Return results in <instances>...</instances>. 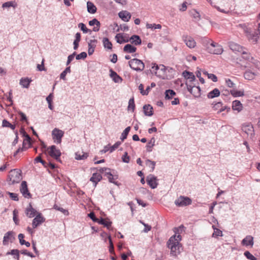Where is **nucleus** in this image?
Instances as JSON below:
<instances>
[{
  "mask_svg": "<svg viewBox=\"0 0 260 260\" xmlns=\"http://www.w3.org/2000/svg\"><path fill=\"white\" fill-rule=\"evenodd\" d=\"M75 55L76 52H74L73 54L68 56V60L66 63L67 66L69 65L71 63V62L74 59Z\"/></svg>",
  "mask_w": 260,
  "mask_h": 260,
  "instance_id": "69168bd1",
  "label": "nucleus"
},
{
  "mask_svg": "<svg viewBox=\"0 0 260 260\" xmlns=\"http://www.w3.org/2000/svg\"><path fill=\"white\" fill-rule=\"evenodd\" d=\"M188 91L193 95L194 97L198 98L201 95V88L198 86H194L186 83Z\"/></svg>",
  "mask_w": 260,
  "mask_h": 260,
  "instance_id": "1a4fd4ad",
  "label": "nucleus"
},
{
  "mask_svg": "<svg viewBox=\"0 0 260 260\" xmlns=\"http://www.w3.org/2000/svg\"><path fill=\"white\" fill-rule=\"evenodd\" d=\"M137 50L136 47L133 46L131 44H126L123 48V51L125 52L132 53L136 52Z\"/></svg>",
  "mask_w": 260,
  "mask_h": 260,
  "instance_id": "2f4dec72",
  "label": "nucleus"
},
{
  "mask_svg": "<svg viewBox=\"0 0 260 260\" xmlns=\"http://www.w3.org/2000/svg\"><path fill=\"white\" fill-rule=\"evenodd\" d=\"M220 92L217 88H214L213 90L209 92L207 94V97L209 99H213L218 97L220 95Z\"/></svg>",
  "mask_w": 260,
  "mask_h": 260,
  "instance_id": "c85d7f7f",
  "label": "nucleus"
},
{
  "mask_svg": "<svg viewBox=\"0 0 260 260\" xmlns=\"http://www.w3.org/2000/svg\"><path fill=\"white\" fill-rule=\"evenodd\" d=\"M102 179V176L100 174L98 173H93L92 174V177L90 179V181L93 182L95 183V185L97 184L98 182L101 181V180Z\"/></svg>",
  "mask_w": 260,
  "mask_h": 260,
  "instance_id": "c756f323",
  "label": "nucleus"
},
{
  "mask_svg": "<svg viewBox=\"0 0 260 260\" xmlns=\"http://www.w3.org/2000/svg\"><path fill=\"white\" fill-rule=\"evenodd\" d=\"M7 193L10 196V197L12 200L15 201H18L19 200L18 194L17 193L10 192H7Z\"/></svg>",
  "mask_w": 260,
  "mask_h": 260,
  "instance_id": "bf43d9fd",
  "label": "nucleus"
},
{
  "mask_svg": "<svg viewBox=\"0 0 260 260\" xmlns=\"http://www.w3.org/2000/svg\"><path fill=\"white\" fill-rule=\"evenodd\" d=\"M119 17L124 21L127 22L131 18V14L127 11H122L118 13Z\"/></svg>",
  "mask_w": 260,
  "mask_h": 260,
  "instance_id": "412c9836",
  "label": "nucleus"
},
{
  "mask_svg": "<svg viewBox=\"0 0 260 260\" xmlns=\"http://www.w3.org/2000/svg\"><path fill=\"white\" fill-rule=\"evenodd\" d=\"M14 239L13 232L12 231H9L4 236L3 244L4 245H7L9 242H12Z\"/></svg>",
  "mask_w": 260,
  "mask_h": 260,
  "instance_id": "2eb2a0df",
  "label": "nucleus"
},
{
  "mask_svg": "<svg viewBox=\"0 0 260 260\" xmlns=\"http://www.w3.org/2000/svg\"><path fill=\"white\" fill-rule=\"evenodd\" d=\"M30 82L31 80H29L28 78H22L20 80V84L24 88H28Z\"/></svg>",
  "mask_w": 260,
  "mask_h": 260,
  "instance_id": "c9c22d12",
  "label": "nucleus"
},
{
  "mask_svg": "<svg viewBox=\"0 0 260 260\" xmlns=\"http://www.w3.org/2000/svg\"><path fill=\"white\" fill-rule=\"evenodd\" d=\"M110 76L112 80L115 83H120L122 81V79L112 69L110 70Z\"/></svg>",
  "mask_w": 260,
  "mask_h": 260,
  "instance_id": "4be33fe9",
  "label": "nucleus"
},
{
  "mask_svg": "<svg viewBox=\"0 0 260 260\" xmlns=\"http://www.w3.org/2000/svg\"><path fill=\"white\" fill-rule=\"evenodd\" d=\"M130 130H131V127L130 126L127 127L124 130V131L122 132V133L121 134V137H120V139L122 141H123L124 140L126 139L127 136V135L128 134V133L129 132Z\"/></svg>",
  "mask_w": 260,
  "mask_h": 260,
  "instance_id": "a18cd8bd",
  "label": "nucleus"
},
{
  "mask_svg": "<svg viewBox=\"0 0 260 260\" xmlns=\"http://www.w3.org/2000/svg\"><path fill=\"white\" fill-rule=\"evenodd\" d=\"M20 133L22 135V136L23 137H24L25 138V139L23 141V146L26 145V143H27L28 145V147H29L31 145V144H30L31 138H30V136L25 132L24 128H23V127L21 128V129L20 130Z\"/></svg>",
  "mask_w": 260,
  "mask_h": 260,
  "instance_id": "aec40b11",
  "label": "nucleus"
},
{
  "mask_svg": "<svg viewBox=\"0 0 260 260\" xmlns=\"http://www.w3.org/2000/svg\"><path fill=\"white\" fill-rule=\"evenodd\" d=\"M246 37L249 41L252 43L255 44L257 43L258 39L259 38L258 34L257 32L251 33L247 29L245 30Z\"/></svg>",
  "mask_w": 260,
  "mask_h": 260,
  "instance_id": "4468645a",
  "label": "nucleus"
},
{
  "mask_svg": "<svg viewBox=\"0 0 260 260\" xmlns=\"http://www.w3.org/2000/svg\"><path fill=\"white\" fill-rule=\"evenodd\" d=\"M168 246L171 249V254L176 256L181 252V246L180 243L175 242V236H172L168 242Z\"/></svg>",
  "mask_w": 260,
  "mask_h": 260,
  "instance_id": "f257e3e1",
  "label": "nucleus"
},
{
  "mask_svg": "<svg viewBox=\"0 0 260 260\" xmlns=\"http://www.w3.org/2000/svg\"><path fill=\"white\" fill-rule=\"evenodd\" d=\"M107 177L108 178V180H109V181L111 183H114V184L116 185H119V184L118 183V182L117 181H115L114 180V176L111 173L110 171V172H107Z\"/></svg>",
  "mask_w": 260,
  "mask_h": 260,
  "instance_id": "09e8293b",
  "label": "nucleus"
},
{
  "mask_svg": "<svg viewBox=\"0 0 260 260\" xmlns=\"http://www.w3.org/2000/svg\"><path fill=\"white\" fill-rule=\"evenodd\" d=\"M49 154L56 160H59V157L61 155V152L59 149H57L55 145H52L48 148Z\"/></svg>",
  "mask_w": 260,
  "mask_h": 260,
  "instance_id": "9d476101",
  "label": "nucleus"
},
{
  "mask_svg": "<svg viewBox=\"0 0 260 260\" xmlns=\"http://www.w3.org/2000/svg\"><path fill=\"white\" fill-rule=\"evenodd\" d=\"M103 45L105 48L108 49H111L112 47V44L111 42L107 38H104L103 40Z\"/></svg>",
  "mask_w": 260,
  "mask_h": 260,
  "instance_id": "58836bf2",
  "label": "nucleus"
},
{
  "mask_svg": "<svg viewBox=\"0 0 260 260\" xmlns=\"http://www.w3.org/2000/svg\"><path fill=\"white\" fill-rule=\"evenodd\" d=\"M18 239L19 240L20 244L22 245H25L26 247H28L30 246V244L28 242L25 241L23 239L24 238V235L22 234H19L18 236Z\"/></svg>",
  "mask_w": 260,
  "mask_h": 260,
  "instance_id": "f704fd0d",
  "label": "nucleus"
},
{
  "mask_svg": "<svg viewBox=\"0 0 260 260\" xmlns=\"http://www.w3.org/2000/svg\"><path fill=\"white\" fill-rule=\"evenodd\" d=\"M132 44L135 45H140L142 43L141 39L140 37L137 35L132 36L128 40Z\"/></svg>",
  "mask_w": 260,
  "mask_h": 260,
  "instance_id": "a878e982",
  "label": "nucleus"
},
{
  "mask_svg": "<svg viewBox=\"0 0 260 260\" xmlns=\"http://www.w3.org/2000/svg\"><path fill=\"white\" fill-rule=\"evenodd\" d=\"M203 73L207 75L208 78L211 79L213 82H215L217 81V78L214 74H209L206 71L203 72Z\"/></svg>",
  "mask_w": 260,
  "mask_h": 260,
  "instance_id": "3c124183",
  "label": "nucleus"
},
{
  "mask_svg": "<svg viewBox=\"0 0 260 260\" xmlns=\"http://www.w3.org/2000/svg\"><path fill=\"white\" fill-rule=\"evenodd\" d=\"M146 181L151 188L154 189L157 187L158 185L157 179L154 175L152 174L149 175L147 177Z\"/></svg>",
  "mask_w": 260,
  "mask_h": 260,
  "instance_id": "ddd939ff",
  "label": "nucleus"
},
{
  "mask_svg": "<svg viewBox=\"0 0 260 260\" xmlns=\"http://www.w3.org/2000/svg\"><path fill=\"white\" fill-rule=\"evenodd\" d=\"M64 132L58 128H55L52 132V136L54 142L60 144L61 142V138L63 136Z\"/></svg>",
  "mask_w": 260,
  "mask_h": 260,
  "instance_id": "6e6552de",
  "label": "nucleus"
},
{
  "mask_svg": "<svg viewBox=\"0 0 260 260\" xmlns=\"http://www.w3.org/2000/svg\"><path fill=\"white\" fill-rule=\"evenodd\" d=\"M8 178L10 184L18 183L22 179L21 171L19 169H13L9 172Z\"/></svg>",
  "mask_w": 260,
  "mask_h": 260,
  "instance_id": "f03ea898",
  "label": "nucleus"
},
{
  "mask_svg": "<svg viewBox=\"0 0 260 260\" xmlns=\"http://www.w3.org/2000/svg\"><path fill=\"white\" fill-rule=\"evenodd\" d=\"M256 76L257 73L251 72L250 70L246 71L244 74L245 79L248 80H253Z\"/></svg>",
  "mask_w": 260,
  "mask_h": 260,
  "instance_id": "b1692460",
  "label": "nucleus"
},
{
  "mask_svg": "<svg viewBox=\"0 0 260 260\" xmlns=\"http://www.w3.org/2000/svg\"><path fill=\"white\" fill-rule=\"evenodd\" d=\"M232 109L233 110L237 111L239 112L242 111L243 105L239 101L235 100L233 102Z\"/></svg>",
  "mask_w": 260,
  "mask_h": 260,
  "instance_id": "5701e85b",
  "label": "nucleus"
},
{
  "mask_svg": "<svg viewBox=\"0 0 260 260\" xmlns=\"http://www.w3.org/2000/svg\"><path fill=\"white\" fill-rule=\"evenodd\" d=\"M214 229V233L212 234L213 237H217L218 236H222V232L217 228H215L214 225L212 226Z\"/></svg>",
  "mask_w": 260,
  "mask_h": 260,
  "instance_id": "49530a36",
  "label": "nucleus"
},
{
  "mask_svg": "<svg viewBox=\"0 0 260 260\" xmlns=\"http://www.w3.org/2000/svg\"><path fill=\"white\" fill-rule=\"evenodd\" d=\"M54 209H56V210L59 211L61 212L62 213H63L64 215H69V213L68 210L64 209L63 208L60 207L58 206L56 204H55L53 206Z\"/></svg>",
  "mask_w": 260,
  "mask_h": 260,
  "instance_id": "5fc2aeb1",
  "label": "nucleus"
},
{
  "mask_svg": "<svg viewBox=\"0 0 260 260\" xmlns=\"http://www.w3.org/2000/svg\"><path fill=\"white\" fill-rule=\"evenodd\" d=\"M229 47L230 49L234 52H239L242 53L245 49V48L240 46L237 43L233 42H230Z\"/></svg>",
  "mask_w": 260,
  "mask_h": 260,
  "instance_id": "a211bd4d",
  "label": "nucleus"
},
{
  "mask_svg": "<svg viewBox=\"0 0 260 260\" xmlns=\"http://www.w3.org/2000/svg\"><path fill=\"white\" fill-rule=\"evenodd\" d=\"M17 6V4L15 3V2L13 1H9L6 3H4L3 5V8H10V7H13L14 8H15Z\"/></svg>",
  "mask_w": 260,
  "mask_h": 260,
  "instance_id": "37998d69",
  "label": "nucleus"
},
{
  "mask_svg": "<svg viewBox=\"0 0 260 260\" xmlns=\"http://www.w3.org/2000/svg\"><path fill=\"white\" fill-rule=\"evenodd\" d=\"M87 57V53L85 52H82L79 54H78L76 56V58L77 60L81 59H85Z\"/></svg>",
  "mask_w": 260,
  "mask_h": 260,
  "instance_id": "052dcab7",
  "label": "nucleus"
},
{
  "mask_svg": "<svg viewBox=\"0 0 260 260\" xmlns=\"http://www.w3.org/2000/svg\"><path fill=\"white\" fill-rule=\"evenodd\" d=\"M253 244V237L250 235L246 236L242 241V244L246 246H250L252 247Z\"/></svg>",
  "mask_w": 260,
  "mask_h": 260,
  "instance_id": "6ab92c4d",
  "label": "nucleus"
},
{
  "mask_svg": "<svg viewBox=\"0 0 260 260\" xmlns=\"http://www.w3.org/2000/svg\"><path fill=\"white\" fill-rule=\"evenodd\" d=\"M87 9L88 13L94 14L96 12V8L94 4L91 2H87Z\"/></svg>",
  "mask_w": 260,
  "mask_h": 260,
  "instance_id": "cd10ccee",
  "label": "nucleus"
},
{
  "mask_svg": "<svg viewBox=\"0 0 260 260\" xmlns=\"http://www.w3.org/2000/svg\"><path fill=\"white\" fill-rule=\"evenodd\" d=\"M20 252V251H19V250H18V249H12L10 251H8L6 253V255H13L14 258L17 260H19Z\"/></svg>",
  "mask_w": 260,
  "mask_h": 260,
  "instance_id": "7c9ffc66",
  "label": "nucleus"
},
{
  "mask_svg": "<svg viewBox=\"0 0 260 260\" xmlns=\"http://www.w3.org/2000/svg\"><path fill=\"white\" fill-rule=\"evenodd\" d=\"M135 108V104L134 102V98L130 99L128 101V106L127 109L128 110H132L133 111H134Z\"/></svg>",
  "mask_w": 260,
  "mask_h": 260,
  "instance_id": "8fccbe9b",
  "label": "nucleus"
},
{
  "mask_svg": "<svg viewBox=\"0 0 260 260\" xmlns=\"http://www.w3.org/2000/svg\"><path fill=\"white\" fill-rule=\"evenodd\" d=\"M19 115L21 116V121H25L27 123V124L28 123L27 119V117L25 115V114L23 113L22 112L19 111L18 112Z\"/></svg>",
  "mask_w": 260,
  "mask_h": 260,
  "instance_id": "338daca9",
  "label": "nucleus"
},
{
  "mask_svg": "<svg viewBox=\"0 0 260 260\" xmlns=\"http://www.w3.org/2000/svg\"><path fill=\"white\" fill-rule=\"evenodd\" d=\"M115 39L116 40V42L119 44H122L129 41L128 39H124L121 34H117L115 36Z\"/></svg>",
  "mask_w": 260,
  "mask_h": 260,
  "instance_id": "72a5a7b5",
  "label": "nucleus"
},
{
  "mask_svg": "<svg viewBox=\"0 0 260 260\" xmlns=\"http://www.w3.org/2000/svg\"><path fill=\"white\" fill-rule=\"evenodd\" d=\"M231 93L234 97L242 96L244 95L243 90L238 91L236 90H231Z\"/></svg>",
  "mask_w": 260,
  "mask_h": 260,
  "instance_id": "79ce46f5",
  "label": "nucleus"
},
{
  "mask_svg": "<svg viewBox=\"0 0 260 260\" xmlns=\"http://www.w3.org/2000/svg\"><path fill=\"white\" fill-rule=\"evenodd\" d=\"M98 222L100 224L104 225V226H106L108 228H109L111 226L112 223L111 221H107L102 218L99 219Z\"/></svg>",
  "mask_w": 260,
  "mask_h": 260,
  "instance_id": "de8ad7c7",
  "label": "nucleus"
},
{
  "mask_svg": "<svg viewBox=\"0 0 260 260\" xmlns=\"http://www.w3.org/2000/svg\"><path fill=\"white\" fill-rule=\"evenodd\" d=\"M191 203V200L187 197L180 196L175 201V204L178 207H183L189 205Z\"/></svg>",
  "mask_w": 260,
  "mask_h": 260,
  "instance_id": "423d86ee",
  "label": "nucleus"
},
{
  "mask_svg": "<svg viewBox=\"0 0 260 260\" xmlns=\"http://www.w3.org/2000/svg\"><path fill=\"white\" fill-rule=\"evenodd\" d=\"M242 129L248 136L252 138L254 136V131L251 123H245L242 124Z\"/></svg>",
  "mask_w": 260,
  "mask_h": 260,
  "instance_id": "0eeeda50",
  "label": "nucleus"
},
{
  "mask_svg": "<svg viewBox=\"0 0 260 260\" xmlns=\"http://www.w3.org/2000/svg\"><path fill=\"white\" fill-rule=\"evenodd\" d=\"M78 25V27L80 28L84 33L89 32L90 34L91 32V30L88 29L83 23H80Z\"/></svg>",
  "mask_w": 260,
  "mask_h": 260,
  "instance_id": "c03bdc74",
  "label": "nucleus"
},
{
  "mask_svg": "<svg viewBox=\"0 0 260 260\" xmlns=\"http://www.w3.org/2000/svg\"><path fill=\"white\" fill-rule=\"evenodd\" d=\"M18 212L16 209L14 210L13 212V220L16 224H18L19 220L17 218V215H18Z\"/></svg>",
  "mask_w": 260,
  "mask_h": 260,
  "instance_id": "13d9d810",
  "label": "nucleus"
},
{
  "mask_svg": "<svg viewBox=\"0 0 260 260\" xmlns=\"http://www.w3.org/2000/svg\"><path fill=\"white\" fill-rule=\"evenodd\" d=\"M129 67L134 70L142 71L144 70V63L140 59L134 58L128 61Z\"/></svg>",
  "mask_w": 260,
  "mask_h": 260,
  "instance_id": "20e7f679",
  "label": "nucleus"
},
{
  "mask_svg": "<svg viewBox=\"0 0 260 260\" xmlns=\"http://www.w3.org/2000/svg\"><path fill=\"white\" fill-rule=\"evenodd\" d=\"M155 139L154 137L152 138L146 145V150L148 152L152 151V147L154 146Z\"/></svg>",
  "mask_w": 260,
  "mask_h": 260,
  "instance_id": "e433bc0d",
  "label": "nucleus"
},
{
  "mask_svg": "<svg viewBox=\"0 0 260 260\" xmlns=\"http://www.w3.org/2000/svg\"><path fill=\"white\" fill-rule=\"evenodd\" d=\"M20 191L24 198L27 199L31 198V194L29 192L27 188V183L25 181H23L22 182L21 186L20 187Z\"/></svg>",
  "mask_w": 260,
  "mask_h": 260,
  "instance_id": "9b49d317",
  "label": "nucleus"
},
{
  "mask_svg": "<svg viewBox=\"0 0 260 260\" xmlns=\"http://www.w3.org/2000/svg\"><path fill=\"white\" fill-rule=\"evenodd\" d=\"M151 72L154 73L155 75L159 77H162L165 75L166 68L163 64L157 65L156 63H152Z\"/></svg>",
  "mask_w": 260,
  "mask_h": 260,
  "instance_id": "39448f33",
  "label": "nucleus"
},
{
  "mask_svg": "<svg viewBox=\"0 0 260 260\" xmlns=\"http://www.w3.org/2000/svg\"><path fill=\"white\" fill-rule=\"evenodd\" d=\"M182 75L185 79L189 80L190 82H192L196 79L193 74L187 71H184L182 73Z\"/></svg>",
  "mask_w": 260,
  "mask_h": 260,
  "instance_id": "bb28decb",
  "label": "nucleus"
},
{
  "mask_svg": "<svg viewBox=\"0 0 260 260\" xmlns=\"http://www.w3.org/2000/svg\"><path fill=\"white\" fill-rule=\"evenodd\" d=\"M89 25L90 26L99 25H101L100 21H99L96 18H94L92 20L89 21Z\"/></svg>",
  "mask_w": 260,
  "mask_h": 260,
  "instance_id": "e2e57ef3",
  "label": "nucleus"
},
{
  "mask_svg": "<svg viewBox=\"0 0 260 260\" xmlns=\"http://www.w3.org/2000/svg\"><path fill=\"white\" fill-rule=\"evenodd\" d=\"M146 164L147 166L150 167L152 169V171H153L155 166V162L152 161L150 159H147L146 161Z\"/></svg>",
  "mask_w": 260,
  "mask_h": 260,
  "instance_id": "4d7b16f0",
  "label": "nucleus"
},
{
  "mask_svg": "<svg viewBox=\"0 0 260 260\" xmlns=\"http://www.w3.org/2000/svg\"><path fill=\"white\" fill-rule=\"evenodd\" d=\"M146 27L147 28H152V29H160L161 28V25L159 24H155L147 23L146 24Z\"/></svg>",
  "mask_w": 260,
  "mask_h": 260,
  "instance_id": "6e6d98bb",
  "label": "nucleus"
},
{
  "mask_svg": "<svg viewBox=\"0 0 260 260\" xmlns=\"http://www.w3.org/2000/svg\"><path fill=\"white\" fill-rule=\"evenodd\" d=\"M206 48L208 52L212 54H221L223 52L222 46L214 42L210 43V42L208 41Z\"/></svg>",
  "mask_w": 260,
  "mask_h": 260,
  "instance_id": "7ed1b4c3",
  "label": "nucleus"
},
{
  "mask_svg": "<svg viewBox=\"0 0 260 260\" xmlns=\"http://www.w3.org/2000/svg\"><path fill=\"white\" fill-rule=\"evenodd\" d=\"M241 53L242 54V58L245 60H248L249 61H251V60H253V57L250 55V54L247 52L246 49L245 48Z\"/></svg>",
  "mask_w": 260,
  "mask_h": 260,
  "instance_id": "a19ab883",
  "label": "nucleus"
},
{
  "mask_svg": "<svg viewBox=\"0 0 260 260\" xmlns=\"http://www.w3.org/2000/svg\"><path fill=\"white\" fill-rule=\"evenodd\" d=\"M244 254L247 259L250 260H252V259H254L255 258V257L252 254H251L248 251H245Z\"/></svg>",
  "mask_w": 260,
  "mask_h": 260,
  "instance_id": "774afa93",
  "label": "nucleus"
},
{
  "mask_svg": "<svg viewBox=\"0 0 260 260\" xmlns=\"http://www.w3.org/2000/svg\"><path fill=\"white\" fill-rule=\"evenodd\" d=\"M176 95V92L172 90L168 89L166 90L165 91V99L168 100H170L173 98L174 96Z\"/></svg>",
  "mask_w": 260,
  "mask_h": 260,
  "instance_id": "4c0bfd02",
  "label": "nucleus"
},
{
  "mask_svg": "<svg viewBox=\"0 0 260 260\" xmlns=\"http://www.w3.org/2000/svg\"><path fill=\"white\" fill-rule=\"evenodd\" d=\"M2 126L3 127H10L12 130H14L15 128V125L12 124L8 121L6 119H4L2 122Z\"/></svg>",
  "mask_w": 260,
  "mask_h": 260,
  "instance_id": "ea45409f",
  "label": "nucleus"
},
{
  "mask_svg": "<svg viewBox=\"0 0 260 260\" xmlns=\"http://www.w3.org/2000/svg\"><path fill=\"white\" fill-rule=\"evenodd\" d=\"M144 114L146 116H151L153 115V108L150 105H145L143 106Z\"/></svg>",
  "mask_w": 260,
  "mask_h": 260,
  "instance_id": "393cba45",
  "label": "nucleus"
},
{
  "mask_svg": "<svg viewBox=\"0 0 260 260\" xmlns=\"http://www.w3.org/2000/svg\"><path fill=\"white\" fill-rule=\"evenodd\" d=\"M108 239H109V243H110V246H109V252H110L111 253H114V245H113V243H112V240H111V237H110V236H109V237H108Z\"/></svg>",
  "mask_w": 260,
  "mask_h": 260,
  "instance_id": "680f3d73",
  "label": "nucleus"
},
{
  "mask_svg": "<svg viewBox=\"0 0 260 260\" xmlns=\"http://www.w3.org/2000/svg\"><path fill=\"white\" fill-rule=\"evenodd\" d=\"M190 15L193 17V18L197 19V20H199L201 18V16L199 13L196 10H192L191 11H190Z\"/></svg>",
  "mask_w": 260,
  "mask_h": 260,
  "instance_id": "603ef678",
  "label": "nucleus"
},
{
  "mask_svg": "<svg viewBox=\"0 0 260 260\" xmlns=\"http://www.w3.org/2000/svg\"><path fill=\"white\" fill-rule=\"evenodd\" d=\"M121 144V142L119 141L115 143L112 146L110 147V152H112L114 151L116 148H117Z\"/></svg>",
  "mask_w": 260,
  "mask_h": 260,
  "instance_id": "0e129e2a",
  "label": "nucleus"
},
{
  "mask_svg": "<svg viewBox=\"0 0 260 260\" xmlns=\"http://www.w3.org/2000/svg\"><path fill=\"white\" fill-rule=\"evenodd\" d=\"M25 213L28 217L32 218L37 215L39 212H37L36 210L33 208L31 205L29 204L28 206L26 208Z\"/></svg>",
  "mask_w": 260,
  "mask_h": 260,
  "instance_id": "f3484780",
  "label": "nucleus"
},
{
  "mask_svg": "<svg viewBox=\"0 0 260 260\" xmlns=\"http://www.w3.org/2000/svg\"><path fill=\"white\" fill-rule=\"evenodd\" d=\"M45 218L41 213H38L32 220V226L34 229L37 228L39 225L45 222Z\"/></svg>",
  "mask_w": 260,
  "mask_h": 260,
  "instance_id": "f8f14e48",
  "label": "nucleus"
},
{
  "mask_svg": "<svg viewBox=\"0 0 260 260\" xmlns=\"http://www.w3.org/2000/svg\"><path fill=\"white\" fill-rule=\"evenodd\" d=\"M75 158L77 160H84L88 156V154L84 152L78 151L75 154Z\"/></svg>",
  "mask_w": 260,
  "mask_h": 260,
  "instance_id": "473e14b6",
  "label": "nucleus"
},
{
  "mask_svg": "<svg viewBox=\"0 0 260 260\" xmlns=\"http://www.w3.org/2000/svg\"><path fill=\"white\" fill-rule=\"evenodd\" d=\"M98 42V41L95 39L90 40L88 42V47L94 49L96 47V44Z\"/></svg>",
  "mask_w": 260,
  "mask_h": 260,
  "instance_id": "864d4df0",
  "label": "nucleus"
},
{
  "mask_svg": "<svg viewBox=\"0 0 260 260\" xmlns=\"http://www.w3.org/2000/svg\"><path fill=\"white\" fill-rule=\"evenodd\" d=\"M183 40L186 46L190 48H193L196 45V42L191 37L184 36H183Z\"/></svg>",
  "mask_w": 260,
  "mask_h": 260,
  "instance_id": "dca6fc26",
  "label": "nucleus"
}]
</instances>
